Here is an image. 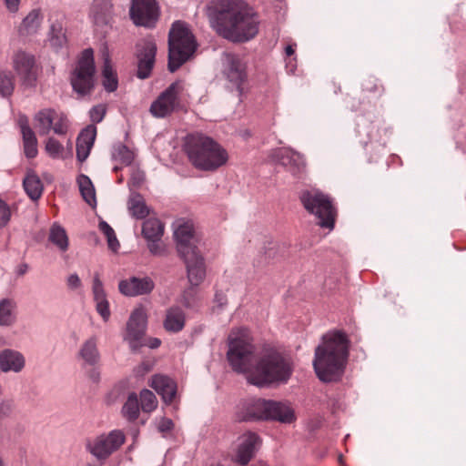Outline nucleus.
Wrapping results in <instances>:
<instances>
[{
    "instance_id": "obj_1",
    "label": "nucleus",
    "mask_w": 466,
    "mask_h": 466,
    "mask_svg": "<svg viewBox=\"0 0 466 466\" xmlns=\"http://www.w3.org/2000/svg\"><path fill=\"white\" fill-rule=\"evenodd\" d=\"M227 356L233 370L246 373L248 381L258 387L286 383L293 370L289 358L274 348H264L255 354L247 329L231 331Z\"/></svg>"
},
{
    "instance_id": "obj_2",
    "label": "nucleus",
    "mask_w": 466,
    "mask_h": 466,
    "mask_svg": "<svg viewBox=\"0 0 466 466\" xmlns=\"http://www.w3.org/2000/svg\"><path fill=\"white\" fill-rule=\"evenodd\" d=\"M216 16L213 27L224 38L232 42H246L258 32V20L255 15L241 9L238 0H214Z\"/></svg>"
},
{
    "instance_id": "obj_3",
    "label": "nucleus",
    "mask_w": 466,
    "mask_h": 466,
    "mask_svg": "<svg viewBox=\"0 0 466 466\" xmlns=\"http://www.w3.org/2000/svg\"><path fill=\"white\" fill-rule=\"evenodd\" d=\"M350 341L345 333L334 330L324 334L315 349L313 367L323 382L338 381L344 373Z\"/></svg>"
},
{
    "instance_id": "obj_4",
    "label": "nucleus",
    "mask_w": 466,
    "mask_h": 466,
    "mask_svg": "<svg viewBox=\"0 0 466 466\" xmlns=\"http://www.w3.org/2000/svg\"><path fill=\"white\" fill-rule=\"evenodd\" d=\"M178 256L184 261L189 284L200 285L207 274L204 256L199 248L200 239L192 225L180 224L174 231Z\"/></svg>"
},
{
    "instance_id": "obj_5",
    "label": "nucleus",
    "mask_w": 466,
    "mask_h": 466,
    "mask_svg": "<svg viewBox=\"0 0 466 466\" xmlns=\"http://www.w3.org/2000/svg\"><path fill=\"white\" fill-rule=\"evenodd\" d=\"M184 147L190 163L203 171H215L228 158L227 151L218 142L200 133L188 135Z\"/></svg>"
},
{
    "instance_id": "obj_6",
    "label": "nucleus",
    "mask_w": 466,
    "mask_h": 466,
    "mask_svg": "<svg viewBox=\"0 0 466 466\" xmlns=\"http://www.w3.org/2000/svg\"><path fill=\"white\" fill-rule=\"evenodd\" d=\"M197 44L187 25L180 21L172 25L168 34V70L175 72L194 54Z\"/></svg>"
},
{
    "instance_id": "obj_7",
    "label": "nucleus",
    "mask_w": 466,
    "mask_h": 466,
    "mask_svg": "<svg viewBox=\"0 0 466 466\" xmlns=\"http://www.w3.org/2000/svg\"><path fill=\"white\" fill-rule=\"evenodd\" d=\"M240 420H273L282 423L295 420L293 410L284 402L266 400H254L248 402L238 414Z\"/></svg>"
},
{
    "instance_id": "obj_8",
    "label": "nucleus",
    "mask_w": 466,
    "mask_h": 466,
    "mask_svg": "<svg viewBox=\"0 0 466 466\" xmlns=\"http://www.w3.org/2000/svg\"><path fill=\"white\" fill-rule=\"evenodd\" d=\"M300 201L305 209L314 214L321 228H333L336 210L331 199L318 189L305 190L300 195Z\"/></svg>"
},
{
    "instance_id": "obj_9",
    "label": "nucleus",
    "mask_w": 466,
    "mask_h": 466,
    "mask_svg": "<svg viewBox=\"0 0 466 466\" xmlns=\"http://www.w3.org/2000/svg\"><path fill=\"white\" fill-rule=\"evenodd\" d=\"M94 52L91 48L85 49L71 73L70 82L73 90L80 96L89 94L95 86Z\"/></svg>"
},
{
    "instance_id": "obj_10",
    "label": "nucleus",
    "mask_w": 466,
    "mask_h": 466,
    "mask_svg": "<svg viewBox=\"0 0 466 466\" xmlns=\"http://www.w3.org/2000/svg\"><path fill=\"white\" fill-rule=\"evenodd\" d=\"M186 86L181 80L173 82L150 106V113L156 117H165L181 107Z\"/></svg>"
},
{
    "instance_id": "obj_11",
    "label": "nucleus",
    "mask_w": 466,
    "mask_h": 466,
    "mask_svg": "<svg viewBox=\"0 0 466 466\" xmlns=\"http://www.w3.org/2000/svg\"><path fill=\"white\" fill-rule=\"evenodd\" d=\"M12 68L25 88H32L36 86L40 73L35 56L25 50H16L11 57Z\"/></svg>"
},
{
    "instance_id": "obj_12",
    "label": "nucleus",
    "mask_w": 466,
    "mask_h": 466,
    "mask_svg": "<svg viewBox=\"0 0 466 466\" xmlns=\"http://www.w3.org/2000/svg\"><path fill=\"white\" fill-rule=\"evenodd\" d=\"M125 440L126 437L122 431L114 430L89 441L87 450L97 460L105 461L123 445Z\"/></svg>"
},
{
    "instance_id": "obj_13",
    "label": "nucleus",
    "mask_w": 466,
    "mask_h": 466,
    "mask_svg": "<svg viewBox=\"0 0 466 466\" xmlns=\"http://www.w3.org/2000/svg\"><path fill=\"white\" fill-rule=\"evenodd\" d=\"M34 119L35 127L41 136L49 134L51 130L59 136L65 135L67 132L68 121L66 116L55 109H42L35 114Z\"/></svg>"
},
{
    "instance_id": "obj_14",
    "label": "nucleus",
    "mask_w": 466,
    "mask_h": 466,
    "mask_svg": "<svg viewBox=\"0 0 466 466\" xmlns=\"http://www.w3.org/2000/svg\"><path fill=\"white\" fill-rule=\"evenodd\" d=\"M129 15L136 25L154 27L159 15L157 0H132Z\"/></svg>"
},
{
    "instance_id": "obj_15",
    "label": "nucleus",
    "mask_w": 466,
    "mask_h": 466,
    "mask_svg": "<svg viewBox=\"0 0 466 466\" xmlns=\"http://www.w3.org/2000/svg\"><path fill=\"white\" fill-rule=\"evenodd\" d=\"M222 74L235 86L240 89L245 81L246 65L241 57L234 53L224 52L221 56Z\"/></svg>"
},
{
    "instance_id": "obj_16",
    "label": "nucleus",
    "mask_w": 466,
    "mask_h": 466,
    "mask_svg": "<svg viewBox=\"0 0 466 466\" xmlns=\"http://www.w3.org/2000/svg\"><path fill=\"white\" fill-rule=\"evenodd\" d=\"M157 45L152 39H143L136 45L137 59V77L146 79L149 76L155 64Z\"/></svg>"
},
{
    "instance_id": "obj_17",
    "label": "nucleus",
    "mask_w": 466,
    "mask_h": 466,
    "mask_svg": "<svg viewBox=\"0 0 466 466\" xmlns=\"http://www.w3.org/2000/svg\"><path fill=\"white\" fill-rule=\"evenodd\" d=\"M147 318L142 308L136 309L127 324V340L132 351H137L142 345V339L146 331Z\"/></svg>"
},
{
    "instance_id": "obj_18",
    "label": "nucleus",
    "mask_w": 466,
    "mask_h": 466,
    "mask_svg": "<svg viewBox=\"0 0 466 466\" xmlns=\"http://www.w3.org/2000/svg\"><path fill=\"white\" fill-rule=\"evenodd\" d=\"M259 445V438L253 432H247L238 438L236 461L246 465L253 458Z\"/></svg>"
},
{
    "instance_id": "obj_19",
    "label": "nucleus",
    "mask_w": 466,
    "mask_h": 466,
    "mask_svg": "<svg viewBox=\"0 0 466 466\" xmlns=\"http://www.w3.org/2000/svg\"><path fill=\"white\" fill-rule=\"evenodd\" d=\"M119 291L129 297L149 293L154 289V283L149 278L132 277L119 282Z\"/></svg>"
},
{
    "instance_id": "obj_20",
    "label": "nucleus",
    "mask_w": 466,
    "mask_h": 466,
    "mask_svg": "<svg viewBox=\"0 0 466 466\" xmlns=\"http://www.w3.org/2000/svg\"><path fill=\"white\" fill-rule=\"evenodd\" d=\"M150 386L162 397L165 403L170 404L177 396V386L175 380L167 376L155 375Z\"/></svg>"
},
{
    "instance_id": "obj_21",
    "label": "nucleus",
    "mask_w": 466,
    "mask_h": 466,
    "mask_svg": "<svg viewBox=\"0 0 466 466\" xmlns=\"http://www.w3.org/2000/svg\"><path fill=\"white\" fill-rule=\"evenodd\" d=\"M25 365L24 355L15 350L5 349L0 352V370L3 372H20Z\"/></svg>"
},
{
    "instance_id": "obj_22",
    "label": "nucleus",
    "mask_w": 466,
    "mask_h": 466,
    "mask_svg": "<svg viewBox=\"0 0 466 466\" xmlns=\"http://www.w3.org/2000/svg\"><path fill=\"white\" fill-rule=\"evenodd\" d=\"M92 292L96 302V309L104 321H107L110 318L109 303L106 298L103 283L97 273L93 279Z\"/></svg>"
},
{
    "instance_id": "obj_23",
    "label": "nucleus",
    "mask_w": 466,
    "mask_h": 466,
    "mask_svg": "<svg viewBox=\"0 0 466 466\" xmlns=\"http://www.w3.org/2000/svg\"><path fill=\"white\" fill-rule=\"evenodd\" d=\"M77 358L84 366L95 367L100 361V353L97 348V338L92 336L86 339L80 346Z\"/></svg>"
},
{
    "instance_id": "obj_24",
    "label": "nucleus",
    "mask_w": 466,
    "mask_h": 466,
    "mask_svg": "<svg viewBox=\"0 0 466 466\" xmlns=\"http://www.w3.org/2000/svg\"><path fill=\"white\" fill-rule=\"evenodd\" d=\"M96 136V128L94 126H88L80 132L76 139V158L78 161L84 162L88 157Z\"/></svg>"
},
{
    "instance_id": "obj_25",
    "label": "nucleus",
    "mask_w": 466,
    "mask_h": 466,
    "mask_svg": "<svg viewBox=\"0 0 466 466\" xmlns=\"http://www.w3.org/2000/svg\"><path fill=\"white\" fill-rule=\"evenodd\" d=\"M277 157L279 163L282 166L289 167V169L294 174L300 172L305 167L303 156L292 149L280 148L277 153Z\"/></svg>"
},
{
    "instance_id": "obj_26",
    "label": "nucleus",
    "mask_w": 466,
    "mask_h": 466,
    "mask_svg": "<svg viewBox=\"0 0 466 466\" xmlns=\"http://www.w3.org/2000/svg\"><path fill=\"white\" fill-rule=\"evenodd\" d=\"M21 133L23 137L24 152L27 158H34L37 156V138L35 132L28 126L27 120L20 121Z\"/></svg>"
},
{
    "instance_id": "obj_27",
    "label": "nucleus",
    "mask_w": 466,
    "mask_h": 466,
    "mask_svg": "<svg viewBox=\"0 0 466 466\" xmlns=\"http://www.w3.org/2000/svg\"><path fill=\"white\" fill-rule=\"evenodd\" d=\"M17 304L13 299L5 298L0 300V327H12L17 319Z\"/></svg>"
},
{
    "instance_id": "obj_28",
    "label": "nucleus",
    "mask_w": 466,
    "mask_h": 466,
    "mask_svg": "<svg viewBox=\"0 0 466 466\" xmlns=\"http://www.w3.org/2000/svg\"><path fill=\"white\" fill-rule=\"evenodd\" d=\"M43 16L39 10H32L22 21L19 34L22 36H30L36 34L41 26Z\"/></svg>"
},
{
    "instance_id": "obj_29",
    "label": "nucleus",
    "mask_w": 466,
    "mask_h": 466,
    "mask_svg": "<svg viewBox=\"0 0 466 466\" xmlns=\"http://www.w3.org/2000/svg\"><path fill=\"white\" fill-rule=\"evenodd\" d=\"M185 313L178 307H172L167 309L164 327L167 331L178 332L185 326Z\"/></svg>"
},
{
    "instance_id": "obj_30",
    "label": "nucleus",
    "mask_w": 466,
    "mask_h": 466,
    "mask_svg": "<svg viewBox=\"0 0 466 466\" xmlns=\"http://www.w3.org/2000/svg\"><path fill=\"white\" fill-rule=\"evenodd\" d=\"M165 225L156 218H150L144 221L142 235L147 239H161L164 234Z\"/></svg>"
},
{
    "instance_id": "obj_31",
    "label": "nucleus",
    "mask_w": 466,
    "mask_h": 466,
    "mask_svg": "<svg viewBox=\"0 0 466 466\" xmlns=\"http://www.w3.org/2000/svg\"><path fill=\"white\" fill-rule=\"evenodd\" d=\"M48 240L62 252L68 249L69 240L65 228L58 224H54L50 228Z\"/></svg>"
},
{
    "instance_id": "obj_32",
    "label": "nucleus",
    "mask_w": 466,
    "mask_h": 466,
    "mask_svg": "<svg viewBox=\"0 0 466 466\" xmlns=\"http://www.w3.org/2000/svg\"><path fill=\"white\" fill-rule=\"evenodd\" d=\"M24 188L28 197L37 200L43 192V185L40 178L35 173H28L23 181Z\"/></svg>"
},
{
    "instance_id": "obj_33",
    "label": "nucleus",
    "mask_w": 466,
    "mask_h": 466,
    "mask_svg": "<svg viewBox=\"0 0 466 466\" xmlns=\"http://www.w3.org/2000/svg\"><path fill=\"white\" fill-rule=\"evenodd\" d=\"M79 190L85 201L94 207L96 203L95 187L91 179L86 175H80L77 177Z\"/></svg>"
},
{
    "instance_id": "obj_34",
    "label": "nucleus",
    "mask_w": 466,
    "mask_h": 466,
    "mask_svg": "<svg viewBox=\"0 0 466 466\" xmlns=\"http://www.w3.org/2000/svg\"><path fill=\"white\" fill-rule=\"evenodd\" d=\"M50 46L56 50L61 49L66 43V36L60 23H53L48 33Z\"/></svg>"
},
{
    "instance_id": "obj_35",
    "label": "nucleus",
    "mask_w": 466,
    "mask_h": 466,
    "mask_svg": "<svg viewBox=\"0 0 466 466\" xmlns=\"http://www.w3.org/2000/svg\"><path fill=\"white\" fill-rule=\"evenodd\" d=\"M128 209L134 218L139 219L144 218L149 213L142 196L139 194L131 196L128 201Z\"/></svg>"
},
{
    "instance_id": "obj_36",
    "label": "nucleus",
    "mask_w": 466,
    "mask_h": 466,
    "mask_svg": "<svg viewBox=\"0 0 466 466\" xmlns=\"http://www.w3.org/2000/svg\"><path fill=\"white\" fill-rule=\"evenodd\" d=\"M103 86L108 92L116 90L118 86L116 73L113 70L108 58L105 60L102 71Z\"/></svg>"
},
{
    "instance_id": "obj_37",
    "label": "nucleus",
    "mask_w": 466,
    "mask_h": 466,
    "mask_svg": "<svg viewBox=\"0 0 466 466\" xmlns=\"http://www.w3.org/2000/svg\"><path fill=\"white\" fill-rule=\"evenodd\" d=\"M122 413L130 421L137 419L139 415V403L136 393L132 392L128 395L122 408Z\"/></svg>"
},
{
    "instance_id": "obj_38",
    "label": "nucleus",
    "mask_w": 466,
    "mask_h": 466,
    "mask_svg": "<svg viewBox=\"0 0 466 466\" xmlns=\"http://www.w3.org/2000/svg\"><path fill=\"white\" fill-rule=\"evenodd\" d=\"M112 157L115 160L119 161L125 166H129L134 160L133 151L121 143L115 145Z\"/></svg>"
},
{
    "instance_id": "obj_39",
    "label": "nucleus",
    "mask_w": 466,
    "mask_h": 466,
    "mask_svg": "<svg viewBox=\"0 0 466 466\" xmlns=\"http://www.w3.org/2000/svg\"><path fill=\"white\" fill-rule=\"evenodd\" d=\"M15 89L14 76L10 72H0V96L9 97Z\"/></svg>"
},
{
    "instance_id": "obj_40",
    "label": "nucleus",
    "mask_w": 466,
    "mask_h": 466,
    "mask_svg": "<svg viewBox=\"0 0 466 466\" xmlns=\"http://www.w3.org/2000/svg\"><path fill=\"white\" fill-rule=\"evenodd\" d=\"M141 409L144 412H151L157 407V400L149 390H143L139 394Z\"/></svg>"
},
{
    "instance_id": "obj_41",
    "label": "nucleus",
    "mask_w": 466,
    "mask_h": 466,
    "mask_svg": "<svg viewBox=\"0 0 466 466\" xmlns=\"http://www.w3.org/2000/svg\"><path fill=\"white\" fill-rule=\"evenodd\" d=\"M99 229L106 237L108 248L113 251H116L119 248V242L114 229L106 221L99 223Z\"/></svg>"
},
{
    "instance_id": "obj_42",
    "label": "nucleus",
    "mask_w": 466,
    "mask_h": 466,
    "mask_svg": "<svg viewBox=\"0 0 466 466\" xmlns=\"http://www.w3.org/2000/svg\"><path fill=\"white\" fill-rule=\"evenodd\" d=\"M45 150L52 158H59L64 152V147L56 138L49 137L46 142Z\"/></svg>"
},
{
    "instance_id": "obj_43",
    "label": "nucleus",
    "mask_w": 466,
    "mask_h": 466,
    "mask_svg": "<svg viewBox=\"0 0 466 466\" xmlns=\"http://www.w3.org/2000/svg\"><path fill=\"white\" fill-rule=\"evenodd\" d=\"M199 285H191L187 288L183 294L181 302L187 308H193L198 301V287Z\"/></svg>"
},
{
    "instance_id": "obj_44",
    "label": "nucleus",
    "mask_w": 466,
    "mask_h": 466,
    "mask_svg": "<svg viewBox=\"0 0 466 466\" xmlns=\"http://www.w3.org/2000/svg\"><path fill=\"white\" fill-rule=\"evenodd\" d=\"M12 217L9 205L0 198V228L7 226Z\"/></svg>"
},
{
    "instance_id": "obj_45",
    "label": "nucleus",
    "mask_w": 466,
    "mask_h": 466,
    "mask_svg": "<svg viewBox=\"0 0 466 466\" xmlns=\"http://www.w3.org/2000/svg\"><path fill=\"white\" fill-rule=\"evenodd\" d=\"M147 248L151 254L155 256H165L167 248L161 239H149L147 240Z\"/></svg>"
},
{
    "instance_id": "obj_46",
    "label": "nucleus",
    "mask_w": 466,
    "mask_h": 466,
    "mask_svg": "<svg viewBox=\"0 0 466 466\" xmlns=\"http://www.w3.org/2000/svg\"><path fill=\"white\" fill-rule=\"evenodd\" d=\"M106 106L105 105H97L91 108L90 110V118L94 123H99L103 120L106 115Z\"/></svg>"
},
{
    "instance_id": "obj_47",
    "label": "nucleus",
    "mask_w": 466,
    "mask_h": 466,
    "mask_svg": "<svg viewBox=\"0 0 466 466\" xmlns=\"http://www.w3.org/2000/svg\"><path fill=\"white\" fill-rule=\"evenodd\" d=\"M66 285L68 289L75 290L81 288L82 282L78 275L76 273H73L67 277Z\"/></svg>"
},
{
    "instance_id": "obj_48",
    "label": "nucleus",
    "mask_w": 466,
    "mask_h": 466,
    "mask_svg": "<svg viewBox=\"0 0 466 466\" xmlns=\"http://www.w3.org/2000/svg\"><path fill=\"white\" fill-rule=\"evenodd\" d=\"M363 90L366 92H379L381 95L384 91V88L381 86H379L375 81L369 79L363 84Z\"/></svg>"
},
{
    "instance_id": "obj_49",
    "label": "nucleus",
    "mask_w": 466,
    "mask_h": 466,
    "mask_svg": "<svg viewBox=\"0 0 466 466\" xmlns=\"http://www.w3.org/2000/svg\"><path fill=\"white\" fill-rule=\"evenodd\" d=\"M214 310L216 309L218 310L222 309L223 307L228 303L227 296L222 291H217L214 298Z\"/></svg>"
},
{
    "instance_id": "obj_50",
    "label": "nucleus",
    "mask_w": 466,
    "mask_h": 466,
    "mask_svg": "<svg viewBox=\"0 0 466 466\" xmlns=\"http://www.w3.org/2000/svg\"><path fill=\"white\" fill-rule=\"evenodd\" d=\"M174 426L173 421L170 419L163 418L157 426V429L161 432H167L172 430Z\"/></svg>"
},
{
    "instance_id": "obj_51",
    "label": "nucleus",
    "mask_w": 466,
    "mask_h": 466,
    "mask_svg": "<svg viewBox=\"0 0 466 466\" xmlns=\"http://www.w3.org/2000/svg\"><path fill=\"white\" fill-rule=\"evenodd\" d=\"M96 367V366L91 367L90 370L88 371V378L94 382H97L100 379V373Z\"/></svg>"
},
{
    "instance_id": "obj_52",
    "label": "nucleus",
    "mask_w": 466,
    "mask_h": 466,
    "mask_svg": "<svg viewBox=\"0 0 466 466\" xmlns=\"http://www.w3.org/2000/svg\"><path fill=\"white\" fill-rule=\"evenodd\" d=\"M6 7L11 12H16L18 10L20 0H5Z\"/></svg>"
},
{
    "instance_id": "obj_53",
    "label": "nucleus",
    "mask_w": 466,
    "mask_h": 466,
    "mask_svg": "<svg viewBox=\"0 0 466 466\" xmlns=\"http://www.w3.org/2000/svg\"><path fill=\"white\" fill-rule=\"evenodd\" d=\"M12 409V403L9 400H3L0 403V412L6 415L10 412Z\"/></svg>"
},
{
    "instance_id": "obj_54",
    "label": "nucleus",
    "mask_w": 466,
    "mask_h": 466,
    "mask_svg": "<svg viewBox=\"0 0 466 466\" xmlns=\"http://www.w3.org/2000/svg\"><path fill=\"white\" fill-rule=\"evenodd\" d=\"M275 254H276V248H275V246L274 247H271L268 248V251L266 252V255H267V258L266 259H270V258H273L275 257Z\"/></svg>"
},
{
    "instance_id": "obj_55",
    "label": "nucleus",
    "mask_w": 466,
    "mask_h": 466,
    "mask_svg": "<svg viewBox=\"0 0 466 466\" xmlns=\"http://www.w3.org/2000/svg\"><path fill=\"white\" fill-rule=\"evenodd\" d=\"M285 53H286V55H287L288 56H292V55L294 54V49H293L292 46H286V48H285Z\"/></svg>"
},
{
    "instance_id": "obj_56",
    "label": "nucleus",
    "mask_w": 466,
    "mask_h": 466,
    "mask_svg": "<svg viewBox=\"0 0 466 466\" xmlns=\"http://www.w3.org/2000/svg\"><path fill=\"white\" fill-rule=\"evenodd\" d=\"M160 340L158 339H154L150 344V347L155 349L157 348L160 345Z\"/></svg>"
},
{
    "instance_id": "obj_57",
    "label": "nucleus",
    "mask_w": 466,
    "mask_h": 466,
    "mask_svg": "<svg viewBox=\"0 0 466 466\" xmlns=\"http://www.w3.org/2000/svg\"><path fill=\"white\" fill-rule=\"evenodd\" d=\"M27 269V266L26 265H24L23 268L20 269L19 273L20 274H24Z\"/></svg>"
},
{
    "instance_id": "obj_58",
    "label": "nucleus",
    "mask_w": 466,
    "mask_h": 466,
    "mask_svg": "<svg viewBox=\"0 0 466 466\" xmlns=\"http://www.w3.org/2000/svg\"><path fill=\"white\" fill-rule=\"evenodd\" d=\"M339 463H342V455H339Z\"/></svg>"
},
{
    "instance_id": "obj_59",
    "label": "nucleus",
    "mask_w": 466,
    "mask_h": 466,
    "mask_svg": "<svg viewBox=\"0 0 466 466\" xmlns=\"http://www.w3.org/2000/svg\"><path fill=\"white\" fill-rule=\"evenodd\" d=\"M0 466H4V463H3V461L1 458H0Z\"/></svg>"
}]
</instances>
